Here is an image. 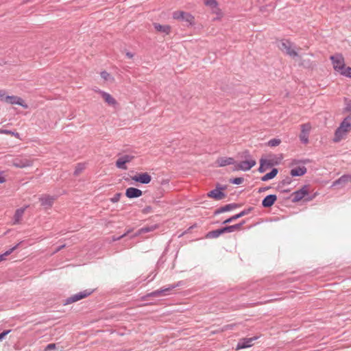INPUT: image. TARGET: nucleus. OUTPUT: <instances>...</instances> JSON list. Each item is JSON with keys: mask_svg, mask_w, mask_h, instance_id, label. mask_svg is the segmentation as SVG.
Returning a JSON list of instances; mask_svg holds the SVG:
<instances>
[{"mask_svg": "<svg viewBox=\"0 0 351 351\" xmlns=\"http://www.w3.org/2000/svg\"><path fill=\"white\" fill-rule=\"evenodd\" d=\"M350 130L351 117H348L342 121L340 126L337 129L335 134L334 141L339 142L346 136Z\"/></svg>", "mask_w": 351, "mask_h": 351, "instance_id": "nucleus-1", "label": "nucleus"}, {"mask_svg": "<svg viewBox=\"0 0 351 351\" xmlns=\"http://www.w3.org/2000/svg\"><path fill=\"white\" fill-rule=\"evenodd\" d=\"M282 157H278L275 155H268L265 158H261L258 171L261 173L266 171L271 167L278 165Z\"/></svg>", "mask_w": 351, "mask_h": 351, "instance_id": "nucleus-2", "label": "nucleus"}, {"mask_svg": "<svg viewBox=\"0 0 351 351\" xmlns=\"http://www.w3.org/2000/svg\"><path fill=\"white\" fill-rule=\"evenodd\" d=\"M334 70L340 75H343L348 66H346L345 59L342 54L336 53L330 57Z\"/></svg>", "mask_w": 351, "mask_h": 351, "instance_id": "nucleus-3", "label": "nucleus"}, {"mask_svg": "<svg viewBox=\"0 0 351 351\" xmlns=\"http://www.w3.org/2000/svg\"><path fill=\"white\" fill-rule=\"evenodd\" d=\"M34 159H32L23 156H19L13 158L11 165L18 169H25L33 166Z\"/></svg>", "mask_w": 351, "mask_h": 351, "instance_id": "nucleus-4", "label": "nucleus"}, {"mask_svg": "<svg viewBox=\"0 0 351 351\" xmlns=\"http://www.w3.org/2000/svg\"><path fill=\"white\" fill-rule=\"evenodd\" d=\"M278 48L282 51L286 53L291 57H296L298 56V52L293 48V43L289 40H282L279 42Z\"/></svg>", "mask_w": 351, "mask_h": 351, "instance_id": "nucleus-5", "label": "nucleus"}, {"mask_svg": "<svg viewBox=\"0 0 351 351\" xmlns=\"http://www.w3.org/2000/svg\"><path fill=\"white\" fill-rule=\"evenodd\" d=\"M173 18L176 20H182L190 25H195V17L190 13L181 10H177L173 13Z\"/></svg>", "mask_w": 351, "mask_h": 351, "instance_id": "nucleus-6", "label": "nucleus"}, {"mask_svg": "<svg viewBox=\"0 0 351 351\" xmlns=\"http://www.w3.org/2000/svg\"><path fill=\"white\" fill-rule=\"evenodd\" d=\"M312 130V125L310 123H306L300 125V134L299 138L304 144L308 143V136Z\"/></svg>", "mask_w": 351, "mask_h": 351, "instance_id": "nucleus-7", "label": "nucleus"}, {"mask_svg": "<svg viewBox=\"0 0 351 351\" xmlns=\"http://www.w3.org/2000/svg\"><path fill=\"white\" fill-rule=\"evenodd\" d=\"M310 193L309 186L305 185L302 186L300 189L293 192L291 195V197L292 198L293 202H298L300 200L303 199L306 196H307Z\"/></svg>", "mask_w": 351, "mask_h": 351, "instance_id": "nucleus-8", "label": "nucleus"}, {"mask_svg": "<svg viewBox=\"0 0 351 351\" xmlns=\"http://www.w3.org/2000/svg\"><path fill=\"white\" fill-rule=\"evenodd\" d=\"M93 290L86 289V290L81 291L78 293L74 294L66 300L64 304H70L73 302H77L80 300H82L84 298H86L88 296H89L90 295H91L93 293Z\"/></svg>", "mask_w": 351, "mask_h": 351, "instance_id": "nucleus-9", "label": "nucleus"}, {"mask_svg": "<svg viewBox=\"0 0 351 351\" xmlns=\"http://www.w3.org/2000/svg\"><path fill=\"white\" fill-rule=\"evenodd\" d=\"M133 159V156L128 154L122 155L117 160L116 167L118 169L125 170L128 169L126 164L130 162Z\"/></svg>", "mask_w": 351, "mask_h": 351, "instance_id": "nucleus-10", "label": "nucleus"}, {"mask_svg": "<svg viewBox=\"0 0 351 351\" xmlns=\"http://www.w3.org/2000/svg\"><path fill=\"white\" fill-rule=\"evenodd\" d=\"M98 93L100 95L104 102L108 106L112 107H116L117 106L118 103L116 99L110 93L100 90L98 91Z\"/></svg>", "mask_w": 351, "mask_h": 351, "instance_id": "nucleus-11", "label": "nucleus"}, {"mask_svg": "<svg viewBox=\"0 0 351 351\" xmlns=\"http://www.w3.org/2000/svg\"><path fill=\"white\" fill-rule=\"evenodd\" d=\"M256 164V160L253 159H250L244 161H241L239 163L237 164L235 166L234 170L239 171H248Z\"/></svg>", "mask_w": 351, "mask_h": 351, "instance_id": "nucleus-12", "label": "nucleus"}, {"mask_svg": "<svg viewBox=\"0 0 351 351\" xmlns=\"http://www.w3.org/2000/svg\"><path fill=\"white\" fill-rule=\"evenodd\" d=\"M132 180L142 184H148L151 182L152 177L147 173H143L132 176Z\"/></svg>", "mask_w": 351, "mask_h": 351, "instance_id": "nucleus-13", "label": "nucleus"}, {"mask_svg": "<svg viewBox=\"0 0 351 351\" xmlns=\"http://www.w3.org/2000/svg\"><path fill=\"white\" fill-rule=\"evenodd\" d=\"M5 101L8 104H17L21 106L24 108H28L27 105L25 103L23 99L17 96H8L5 98Z\"/></svg>", "mask_w": 351, "mask_h": 351, "instance_id": "nucleus-14", "label": "nucleus"}, {"mask_svg": "<svg viewBox=\"0 0 351 351\" xmlns=\"http://www.w3.org/2000/svg\"><path fill=\"white\" fill-rule=\"evenodd\" d=\"M39 201L41 206H45V208H50L55 201V198L52 196L44 195L39 197Z\"/></svg>", "mask_w": 351, "mask_h": 351, "instance_id": "nucleus-15", "label": "nucleus"}, {"mask_svg": "<svg viewBox=\"0 0 351 351\" xmlns=\"http://www.w3.org/2000/svg\"><path fill=\"white\" fill-rule=\"evenodd\" d=\"M153 26L157 32L162 33L165 35H169L171 31V27L169 25H161L158 23H154Z\"/></svg>", "mask_w": 351, "mask_h": 351, "instance_id": "nucleus-16", "label": "nucleus"}, {"mask_svg": "<svg viewBox=\"0 0 351 351\" xmlns=\"http://www.w3.org/2000/svg\"><path fill=\"white\" fill-rule=\"evenodd\" d=\"M348 183H351V175H343L332 183V186L340 185L343 187Z\"/></svg>", "mask_w": 351, "mask_h": 351, "instance_id": "nucleus-17", "label": "nucleus"}, {"mask_svg": "<svg viewBox=\"0 0 351 351\" xmlns=\"http://www.w3.org/2000/svg\"><path fill=\"white\" fill-rule=\"evenodd\" d=\"M143 192L136 188L130 187L125 191V195L128 198L139 197L142 195Z\"/></svg>", "mask_w": 351, "mask_h": 351, "instance_id": "nucleus-18", "label": "nucleus"}, {"mask_svg": "<svg viewBox=\"0 0 351 351\" xmlns=\"http://www.w3.org/2000/svg\"><path fill=\"white\" fill-rule=\"evenodd\" d=\"M276 200L277 196L276 195H269L263 199L262 205L265 208H269L274 204Z\"/></svg>", "mask_w": 351, "mask_h": 351, "instance_id": "nucleus-19", "label": "nucleus"}, {"mask_svg": "<svg viewBox=\"0 0 351 351\" xmlns=\"http://www.w3.org/2000/svg\"><path fill=\"white\" fill-rule=\"evenodd\" d=\"M256 338H248L241 339L237 344L236 350L246 348L252 346V343Z\"/></svg>", "mask_w": 351, "mask_h": 351, "instance_id": "nucleus-20", "label": "nucleus"}, {"mask_svg": "<svg viewBox=\"0 0 351 351\" xmlns=\"http://www.w3.org/2000/svg\"><path fill=\"white\" fill-rule=\"evenodd\" d=\"M208 196L215 199L219 200L225 197V194L219 189H214L208 193Z\"/></svg>", "mask_w": 351, "mask_h": 351, "instance_id": "nucleus-21", "label": "nucleus"}, {"mask_svg": "<svg viewBox=\"0 0 351 351\" xmlns=\"http://www.w3.org/2000/svg\"><path fill=\"white\" fill-rule=\"evenodd\" d=\"M234 163V159L232 158H219L217 160L216 164L219 167H224L226 165H232Z\"/></svg>", "mask_w": 351, "mask_h": 351, "instance_id": "nucleus-22", "label": "nucleus"}, {"mask_svg": "<svg viewBox=\"0 0 351 351\" xmlns=\"http://www.w3.org/2000/svg\"><path fill=\"white\" fill-rule=\"evenodd\" d=\"M306 172V168L304 166L298 167L291 170L290 174L292 176H301L305 174Z\"/></svg>", "mask_w": 351, "mask_h": 351, "instance_id": "nucleus-23", "label": "nucleus"}, {"mask_svg": "<svg viewBox=\"0 0 351 351\" xmlns=\"http://www.w3.org/2000/svg\"><path fill=\"white\" fill-rule=\"evenodd\" d=\"M100 76L105 82L113 83L115 81L114 76L106 71H101Z\"/></svg>", "mask_w": 351, "mask_h": 351, "instance_id": "nucleus-24", "label": "nucleus"}, {"mask_svg": "<svg viewBox=\"0 0 351 351\" xmlns=\"http://www.w3.org/2000/svg\"><path fill=\"white\" fill-rule=\"evenodd\" d=\"M25 208H21L17 209L15 211L14 215V224H16L20 223L22 217L25 213Z\"/></svg>", "mask_w": 351, "mask_h": 351, "instance_id": "nucleus-25", "label": "nucleus"}, {"mask_svg": "<svg viewBox=\"0 0 351 351\" xmlns=\"http://www.w3.org/2000/svg\"><path fill=\"white\" fill-rule=\"evenodd\" d=\"M243 223H238L233 226H227L222 228V232H231L234 231H238L241 229V226Z\"/></svg>", "mask_w": 351, "mask_h": 351, "instance_id": "nucleus-26", "label": "nucleus"}, {"mask_svg": "<svg viewBox=\"0 0 351 351\" xmlns=\"http://www.w3.org/2000/svg\"><path fill=\"white\" fill-rule=\"evenodd\" d=\"M278 171L277 169H273L271 172L266 173L261 178V180L263 182L275 178L278 173Z\"/></svg>", "mask_w": 351, "mask_h": 351, "instance_id": "nucleus-27", "label": "nucleus"}, {"mask_svg": "<svg viewBox=\"0 0 351 351\" xmlns=\"http://www.w3.org/2000/svg\"><path fill=\"white\" fill-rule=\"evenodd\" d=\"M211 12L216 15V17L215 18V20H221L223 16V13L222 10L219 8V5L216 7V8H214L211 10Z\"/></svg>", "mask_w": 351, "mask_h": 351, "instance_id": "nucleus-28", "label": "nucleus"}, {"mask_svg": "<svg viewBox=\"0 0 351 351\" xmlns=\"http://www.w3.org/2000/svg\"><path fill=\"white\" fill-rule=\"evenodd\" d=\"M204 3L206 6L208 7L210 10L216 8V7L219 5L217 0H204Z\"/></svg>", "mask_w": 351, "mask_h": 351, "instance_id": "nucleus-29", "label": "nucleus"}, {"mask_svg": "<svg viewBox=\"0 0 351 351\" xmlns=\"http://www.w3.org/2000/svg\"><path fill=\"white\" fill-rule=\"evenodd\" d=\"M223 233H224V232H222V228H221L219 230H216L210 232L208 234V236L210 237V238H217Z\"/></svg>", "mask_w": 351, "mask_h": 351, "instance_id": "nucleus-30", "label": "nucleus"}, {"mask_svg": "<svg viewBox=\"0 0 351 351\" xmlns=\"http://www.w3.org/2000/svg\"><path fill=\"white\" fill-rule=\"evenodd\" d=\"M0 134L11 135V136H14V137H16L17 138H19V134L18 132H12L10 130H8L0 129Z\"/></svg>", "mask_w": 351, "mask_h": 351, "instance_id": "nucleus-31", "label": "nucleus"}, {"mask_svg": "<svg viewBox=\"0 0 351 351\" xmlns=\"http://www.w3.org/2000/svg\"><path fill=\"white\" fill-rule=\"evenodd\" d=\"M281 140L279 138H273L268 141L267 145L269 147H276L280 144Z\"/></svg>", "mask_w": 351, "mask_h": 351, "instance_id": "nucleus-32", "label": "nucleus"}, {"mask_svg": "<svg viewBox=\"0 0 351 351\" xmlns=\"http://www.w3.org/2000/svg\"><path fill=\"white\" fill-rule=\"evenodd\" d=\"M121 197V193H117L112 197H111L110 199V201L112 203H117L120 200Z\"/></svg>", "mask_w": 351, "mask_h": 351, "instance_id": "nucleus-33", "label": "nucleus"}, {"mask_svg": "<svg viewBox=\"0 0 351 351\" xmlns=\"http://www.w3.org/2000/svg\"><path fill=\"white\" fill-rule=\"evenodd\" d=\"M342 75L351 79V67L348 66Z\"/></svg>", "mask_w": 351, "mask_h": 351, "instance_id": "nucleus-34", "label": "nucleus"}, {"mask_svg": "<svg viewBox=\"0 0 351 351\" xmlns=\"http://www.w3.org/2000/svg\"><path fill=\"white\" fill-rule=\"evenodd\" d=\"M169 289L157 290L152 293V295L154 296H161L163 295V293L166 291H169Z\"/></svg>", "mask_w": 351, "mask_h": 351, "instance_id": "nucleus-35", "label": "nucleus"}, {"mask_svg": "<svg viewBox=\"0 0 351 351\" xmlns=\"http://www.w3.org/2000/svg\"><path fill=\"white\" fill-rule=\"evenodd\" d=\"M245 214H246V213L245 211H242L240 213L231 217L230 218H231L232 221H233L244 216Z\"/></svg>", "mask_w": 351, "mask_h": 351, "instance_id": "nucleus-36", "label": "nucleus"}, {"mask_svg": "<svg viewBox=\"0 0 351 351\" xmlns=\"http://www.w3.org/2000/svg\"><path fill=\"white\" fill-rule=\"evenodd\" d=\"M243 182V178H236L233 179L231 182L235 184H240Z\"/></svg>", "mask_w": 351, "mask_h": 351, "instance_id": "nucleus-37", "label": "nucleus"}, {"mask_svg": "<svg viewBox=\"0 0 351 351\" xmlns=\"http://www.w3.org/2000/svg\"><path fill=\"white\" fill-rule=\"evenodd\" d=\"M10 254V251H6L5 253L0 254V262L5 260V257Z\"/></svg>", "mask_w": 351, "mask_h": 351, "instance_id": "nucleus-38", "label": "nucleus"}, {"mask_svg": "<svg viewBox=\"0 0 351 351\" xmlns=\"http://www.w3.org/2000/svg\"><path fill=\"white\" fill-rule=\"evenodd\" d=\"M56 348V344L55 343H49L48 344L46 348H45V350L47 351V350H53Z\"/></svg>", "mask_w": 351, "mask_h": 351, "instance_id": "nucleus-39", "label": "nucleus"}, {"mask_svg": "<svg viewBox=\"0 0 351 351\" xmlns=\"http://www.w3.org/2000/svg\"><path fill=\"white\" fill-rule=\"evenodd\" d=\"M6 182V177L3 172L0 173V183H4Z\"/></svg>", "mask_w": 351, "mask_h": 351, "instance_id": "nucleus-40", "label": "nucleus"}, {"mask_svg": "<svg viewBox=\"0 0 351 351\" xmlns=\"http://www.w3.org/2000/svg\"><path fill=\"white\" fill-rule=\"evenodd\" d=\"M10 332V330H5L0 334V341L2 340Z\"/></svg>", "mask_w": 351, "mask_h": 351, "instance_id": "nucleus-41", "label": "nucleus"}, {"mask_svg": "<svg viewBox=\"0 0 351 351\" xmlns=\"http://www.w3.org/2000/svg\"><path fill=\"white\" fill-rule=\"evenodd\" d=\"M233 207L232 205L229 204V205H226V206H224L223 208H222V211H228V210H230L231 209V208Z\"/></svg>", "mask_w": 351, "mask_h": 351, "instance_id": "nucleus-42", "label": "nucleus"}, {"mask_svg": "<svg viewBox=\"0 0 351 351\" xmlns=\"http://www.w3.org/2000/svg\"><path fill=\"white\" fill-rule=\"evenodd\" d=\"M19 243L16 245L15 246H14L13 247L10 248V250H8V251H10V254L12 253L13 251H14L16 249H17V247H19Z\"/></svg>", "mask_w": 351, "mask_h": 351, "instance_id": "nucleus-43", "label": "nucleus"}, {"mask_svg": "<svg viewBox=\"0 0 351 351\" xmlns=\"http://www.w3.org/2000/svg\"><path fill=\"white\" fill-rule=\"evenodd\" d=\"M234 326L235 324L227 325L224 327V330L232 329Z\"/></svg>", "mask_w": 351, "mask_h": 351, "instance_id": "nucleus-44", "label": "nucleus"}, {"mask_svg": "<svg viewBox=\"0 0 351 351\" xmlns=\"http://www.w3.org/2000/svg\"><path fill=\"white\" fill-rule=\"evenodd\" d=\"M126 56L130 59H132L134 57L133 54L130 52L126 53Z\"/></svg>", "mask_w": 351, "mask_h": 351, "instance_id": "nucleus-45", "label": "nucleus"}, {"mask_svg": "<svg viewBox=\"0 0 351 351\" xmlns=\"http://www.w3.org/2000/svg\"><path fill=\"white\" fill-rule=\"evenodd\" d=\"M232 221L231 218L230 217V218H228V219L225 220V221H223V223H230V222H232Z\"/></svg>", "mask_w": 351, "mask_h": 351, "instance_id": "nucleus-46", "label": "nucleus"}, {"mask_svg": "<svg viewBox=\"0 0 351 351\" xmlns=\"http://www.w3.org/2000/svg\"><path fill=\"white\" fill-rule=\"evenodd\" d=\"M64 246H65L64 245H62L61 247H60L56 250V252H58V251L60 250L61 249L64 248Z\"/></svg>", "mask_w": 351, "mask_h": 351, "instance_id": "nucleus-47", "label": "nucleus"}, {"mask_svg": "<svg viewBox=\"0 0 351 351\" xmlns=\"http://www.w3.org/2000/svg\"><path fill=\"white\" fill-rule=\"evenodd\" d=\"M149 230L148 229H142L141 231L142 232H147Z\"/></svg>", "mask_w": 351, "mask_h": 351, "instance_id": "nucleus-48", "label": "nucleus"}]
</instances>
